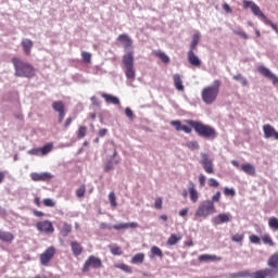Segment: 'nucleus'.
Listing matches in <instances>:
<instances>
[{"mask_svg": "<svg viewBox=\"0 0 278 278\" xmlns=\"http://www.w3.org/2000/svg\"><path fill=\"white\" fill-rule=\"evenodd\" d=\"M130 262L131 264H142L144 262V253H137Z\"/></svg>", "mask_w": 278, "mask_h": 278, "instance_id": "473e14b6", "label": "nucleus"}, {"mask_svg": "<svg viewBox=\"0 0 278 278\" xmlns=\"http://www.w3.org/2000/svg\"><path fill=\"white\" fill-rule=\"evenodd\" d=\"M71 249H72V253H73V255H75V257H79V255H81L84 253V247H81L80 243L77 241L71 242Z\"/></svg>", "mask_w": 278, "mask_h": 278, "instance_id": "4be33fe9", "label": "nucleus"}, {"mask_svg": "<svg viewBox=\"0 0 278 278\" xmlns=\"http://www.w3.org/2000/svg\"><path fill=\"white\" fill-rule=\"evenodd\" d=\"M115 268H119V270H123L124 273H128L129 275L130 273H132L131 267H129V265L125 263H119L115 265Z\"/></svg>", "mask_w": 278, "mask_h": 278, "instance_id": "58836bf2", "label": "nucleus"}, {"mask_svg": "<svg viewBox=\"0 0 278 278\" xmlns=\"http://www.w3.org/2000/svg\"><path fill=\"white\" fill-rule=\"evenodd\" d=\"M55 253H58V250L53 245L46 249L39 256L41 266H49V262L55 257Z\"/></svg>", "mask_w": 278, "mask_h": 278, "instance_id": "423d86ee", "label": "nucleus"}, {"mask_svg": "<svg viewBox=\"0 0 278 278\" xmlns=\"http://www.w3.org/2000/svg\"><path fill=\"white\" fill-rule=\"evenodd\" d=\"M122 62L125 68L134 66V51H129L127 54H125L122 58Z\"/></svg>", "mask_w": 278, "mask_h": 278, "instance_id": "5701e85b", "label": "nucleus"}, {"mask_svg": "<svg viewBox=\"0 0 278 278\" xmlns=\"http://www.w3.org/2000/svg\"><path fill=\"white\" fill-rule=\"evenodd\" d=\"M170 125L175 127L176 131H184L185 134H192V128L182 125L181 121H172Z\"/></svg>", "mask_w": 278, "mask_h": 278, "instance_id": "2eb2a0df", "label": "nucleus"}, {"mask_svg": "<svg viewBox=\"0 0 278 278\" xmlns=\"http://www.w3.org/2000/svg\"><path fill=\"white\" fill-rule=\"evenodd\" d=\"M151 253H152V255H156L157 257H163V255H164L162 253V250L159 247H155V245H153L151 248Z\"/></svg>", "mask_w": 278, "mask_h": 278, "instance_id": "49530a36", "label": "nucleus"}, {"mask_svg": "<svg viewBox=\"0 0 278 278\" xmlns=\"http://www.w3.org/2000/svg\"><path fill=\"white\" fill-rule=\"evenodd\" d=\"M39 149L42 155H47V153H51V151H53V143H47L46 146Z\"/></svg>", "mask_w": 278, "mask_h": 278, "instance_id": "e433bc0d", "label": "nucleus"}, {"mask_svg": "<svg viewBox=\"0 0 278 278\" xmlns=\"http://www.w3.org/2000/svg\"><path fill=\"white\" fill-rule=\"evenodd\" d=\"M11 62L14 66V75L15 77H26L27 79H31V77L36 76V70L34 66L16 56L11 59Z\"/></svg>", "mask_w": 278, "mask_h": 278, "instance_id": "f257e3e1", "label": "nucleus"}, {"mask_svg": "<svg viewBox=\"0 0 278 278\" xmlns=\"http://www.w3.org/2000/svg\"><path fill=\"white\" fill-rule=\"evenodd\" d=\"M162 203H163L162 198H157L154 202L155 210H162Z\"/></svg>", "mask_w": 278, "mask_h": 278, "instance_id": "13d9d810", "label": "nucleus"}, {"mask_svg": "<svg viewBox=\"0 0 278 278\" xmlns=\"http://www.w3.org/2000/svg\"><path fill=\"white\" fill-rule=\"evenodd\" d=\"M186 123L189 127H192L195 134L201 138H211V140L216 138V129H214V127L192 119H187Z\"/></svg>", "mask_w": 278, "mask_h": 278, "instance_id": "f03ea898", "label": "nucleus"}, {"mask_svg": "<svg viewBox=\"0 0 278 278\" xmlns=\"http://www.w3.org/2000/svg\"><path fill=\"white\" fill-rule=\"evenodd\" d=\"M249 240L251 242V244H261L262 239L260 237H257L256 235H251L249 237Z\"/></svg>", "mask_w": 278, "mask_h": 278, "instance_id": "09e8293b", "label": "nucleus"}, {"mask_svg": "<svg viewBox=\"0 0 278 278\" xmlns=\"http://www.w3.org/2000/svg\"><path fill=\"white\" fill-rule=\"evenodd\" d=\"M261 239L264 244H268V247H275V242L273 241V238L269 237V235H264Z\"/></svg>", "mask_w": 278, "mask_h": 278, "instance_id": "a19ab883", "label": "nucleus"}, {"mask_svg": "<svg viewBox=\"0 0 278 278\" xmlns=\"http://www.w3.org/2000/svg\"><path fill=\"white\" fill-rule=\"evenodd\" d=\"M208 186H210V188H218L220 186V184L218 182V180H216L214 178H210Z\"/></svg>", "mask_w": 278, "mask_h": 278, "instance_id": "3c124183", "label": "nucleus"}, {"mask_svg": "<svg viewBox=\"0 0 278 278\" xmlns=\"http://www.w3.org/2000/svg\"><path fill=\"white\" fill-rule=\"evenodd\" d=\"M52 110L59 113V123L62 124L64 122V116H66V104L63 101H54L52 102Z\"/></svg>", "mask_w": 278, "mask_h": 278, "instance_id": "6e6552de", "label": "nucleus"}, {"mask_svg": "<svg viewBox=\"0 0 278 278\" xmlns=\"http://www.w3.org/2000/svg\"><path fill=\"white\" fill-rule=\"evenodd\" d=\"M216 260H220V257L212 254H202L199 256V262H215Z\"/></svg>", "mask_w": 278, "mask_h": 278, "instance_id": "c756f323", "label": "nucleus"}, {"mask_svg": "<svg viewBox=\"0 0 278 278\" xmlns=\"http://www.w3.org/2000/svg\"><path fill=\"white\" fill-rule=\"evenodd\" d=\"M117 42H121L123 45L125 51L131 49V45H134V41L127 36V34L118 35Z\"/></svg>", "mask_w": 278, "mask_h": 278, "instance_id": "ddd939ff", "label": "nucleus"}, {"mask_svg": "<svg viewBox=\"0 0 278 278\" xmlns=\"http://www.w3.org/2000/svg\"><path fill=\"white\" fill-rule=\"evenodd\" d=\"M152 53L155 58H160L161 62H163V64H168L170 62V58H168L166 55V53H164L160 50H154Z\"/></svg>", "mask_w": 278, "mask_h": 278, "instance_id": "bb28decb", "label": "nucleus"}, {"mask_svg": "<svg viewBox=\"0 0 278 278\" xmlns=\"http://www.w3.org/2000/svg\"><path fill=\"white\" fill-rule=\"evenodd\" d=\"M173 79H174V86L176 90H178L179 92H184L185 87H184V80H181V75L175 74L173 76Z\"/></svg>", "mask_w": 278, "mask_h": 278, "instance_id": "393cba45", "label": "nucleus"}, {"mask_svg": "<svg viewBox=\"0 0 278 278\" xmlns=\"http://www.w3.org/2000/svg\"><path fill=\"white\" fill-rule=\"evenodd\" d=\"M181 238H182L181 235L172 233L167 240L168 247H175L177 242L181 241Z\"/></svg>", "mask_w": 278, "mask_h": 278, "instance_id": "c85d7f7f", "label": "nucleus"}, {"mask_svg": "<svg viewBox=\"0 0 278 278\" xmlns=\"http://www.w3.org/2000/svg\"><path fill=\"white\" fill-rule=\"evenodd\" d=\"M251 278H266V277H274L270 274V268L260 269L251 274Z\"/></svg>", "mask_w": 278, "mask_h": 278, "instance_id": "aec40b11", "label": "nucleus"}, {"mask_svg": "<svg viewBox=\"0 0 278 278\" xmlns=\"http://www.w3.org/2000/svg\"><path fill=\"white\" fill-rule=\"evenodd\" d=\"M114 168V163L112 161H109L104 166V172L110 173Z\"/></svg>", "mask_w": 278, "mask_h": 278, "instance_id": "6e6d98bb", "label": "nucleus"}, {"mask_svg": "<svg viewBox=\"0 0 278 278\" xmlns=\"http://www.w3.org/2000/svg\"><path fill=\"white\" fill-rule=\"evenodd\" d=\"M29 155H40V148H34L28 151Z\"/></svg>", "mask_w": 278, "mask_h": 278, "instance_id": "680f3d73", "label": "nucleus"}, {"mask_svg": "<svg viewBox=\"0 0 278 278\" xmlns=\"http://www.w3.org/2000/svg\"><path fill=\"white\" fill-rule=\"evenodd\" d=\"M102 266H103V263L101 262V258L96 257L94 255H90L86 260L85 264L83 265L81 270L83 273H88L90 268L97 269V268H102Z\"/></svg>", "mask_w": 278, "mask_h": 278, "instance_id": "39448f33", "label": "nucleus"}, {"mask_svg": "<svg viewBox=\"0 0 278 278\" xmlns=\"http://www.w3.org/2000/svg\"><path fill=\"white\" fill-rule=\"evenodd\" d=\"M36 229L38 231H41L42 233H53V231H55V228L53 227V223L49 220L38 222L36 224Z\"/></svg>", "mask_w": 278, "mask_h": 278, "instance_id": "1a4fd4ad", "label": "nucleus"}, {"mask_svg": "<svg viewBox=\"0 0 278 278\" xmlns=\"http://www.w3.org/2000/svg\"><path fill=\"white\" fill-rule=\"evenodd\" d=\"M101 97L106 103H111L112 105H121V100L110 93H102Z\"/></svg>", "mask_w": 278, "mask_h": 278, "instance_id": "b1692460", "label": "nucleus"}, {"mask_svg": "<svg viewBox=\"0 0 278 278\" xmlns=\"http://www.w3.org/2000/svg\"><path fill=\"white\" fill-rule=\"evenodd\" d=\"M225 197H236V190L233 188L225 187L224 188Z\"/></svg>", "mask_w": 278, "mask_h": 278, "instance_id": "de8ad7c7", "label": "nucleus"}, {"mask_svg": "<svg viewBox=\"0 0 278 278\" xmlns=\"http://www.w3.org/2000/svg\"><path fill=\"white\" fill-rule=\"evenodd\" d=\"M220 93V80H214L213 86H206L201 91L202 101L206 105H212Z\"/></svg>", "mask_w": 278, "mask_h": 278, "instance_id": "7ed1b4c3", "label": "nucleus"}, {"mask_svg": "<svg viewBox=\"0 0 278 278\" xmlns=\"http://www.w3.org/2000/svg\"><path fill=\"white\" fill-rule=\"evenodd\" d=\"M86 194V185H81L77 190H76V197H78V199H83V197H85Z\"/></svg>", "mask_w": 278, "mask_h": 278, "instance_id": "a18cd8bd", "label": "nucleus"}, {"mask_svg": "<svg viewBox=\"0 0 278 278\" xmlns=\"http://www.w3.org/2000/svg\"><path fill=\"white\" fill-rule=\"evenodd\" d=\"M201 40V34L197 33L192 36L189 51H195Z\"/></svg>", "mask_w": 278, "mask_h": 278, "instance_id": "cd10ccee", "label": "nucleus"}, {"mask_svg": "<svg viewBox=\"0 0 278 278\" xmlns=\"http://www.w3.org/2000/svg\"><path fill=\"white\" fill-rule=\"evenodd\" d=\"M223 10L226 12V14H231L233 11L231 10V7H229L228 3L223 4Z\"/></svg>", "mask_w": 278, "mask_h": 278, "instance_id": "052dcab7", "label": "nucleus"}, {"mask_svg": "<svg viewBox=\"0 0 278 278\" xmlns=\"http://www.w3.org/2000/svg\"><path fill=\"white\" fill-rule=\"evenodd\" d=\"M179 216H188V207L186 208H182L180 212H179Z\"/></svg>", "mask_w": 278, "mask_h": 278, "instance_id": "774afa93", "label": "nucleus"}, {"mask_svg": "<svg viewBox=\"0 0 278 278\" xmlns=\"http://www.w3.org/2000/svg\"><path fill=\"white\" fill-rule=\"evenodd\" d=\"M22 47L26 55H29V53H31V49L34 48V41H31L30 39H23Z\"/></svg>", "mask_w": 278, "mask_h": 278, "instance_id": "a878e982", "label": "nucleus"}, {"mask_svg": "<svg viewBox=\"0 0 278 278\" xmlns=\"http://www.w3.org/2000/svg\"><path fill=\"white\" fill-rule=\"evenodd\" d=\"M187 149H190V151H197L199 150V142L197 141H188L186 143Z\"/></svg>", "mask_w": 278, "mask_h": 278, "instance_id": "c03bdc74", "label": "nucleus"}, {"mask_svg": "<svg viewBox=\"0 0 278 278\" xmlns=\"http://www.w3.org/2000/svg\"><path fill=\"white\" fill-rule=\"evenodd\" d=\"M30 178L33 181H51V179H53V175L49 173H31Z\"/></svg>", "mask_w": 278, "mask_h": 278, "instance_id": "f8f14e48", "label": "nucleus"}, {"mask_svg": "<svg viewBox=\"0 0 278 278\" xmlns=\"http://www.w3.org/2000/svg\"><path fill=\"white\" fill-rule=\"evenodd\" d=\"M267 265L269 266V273L275 277L278 274V252L269 256Z\"/></svg>", "mask_w": 278, "mask_h": 278, "instance_id": "9d476101", "label": "nucleus"}, {"mask_svg": "<svg viewBox=\"0 0 278 278\" xmlns=\"http://www.w3.org/2000/svg\"><path fill=\"white\" fill-rule=\"evenodd\" d=\"M137 227L138 223L131 222L113 225L112 229H115V231H121V229H137Z\"/></svg>", "mask_w": 278, "mask_h": 278, "instance_id": "dca6fc26", "label": "nucleus"}, {"mask_svg": "<svg viewBox=\"0 0 278 278\" xmlns=\"http://www.w3.org/2000/svg\"><path fill=\"white\" fill-rule=\"evenodd\" d=\"M71 231H73V226H71L68 223H64L63 227L61 228V236H63V238H66V236H68Z\"/></svg>", "mask_w": 278, "mask_h": 278, "instance_id": "7c9ffc66", "label": "nucleus"}, {"mask_svg": "<svg viewBox=\"0 0 278 278\" xmlns=\"http://www.w3.org/2000/svg\"><path fill=\"white\" fill-rule=\"evenodd\" d=\"M199 184H200V188H204L205 187V175L201 174L199 175Z\"/></svg>", "mask_w": 278, "mask_h": 278, "instance_id": "4d7b16f0", "label": "nucleus"}, {"mask_svg": "<svg viewBox=\"0 0 278 278\" xmlns=\"http://www.w3.org/2000/svg\"><path fill=\"white\" fill-rule=\"evenodd\" d=\"M71 123H73V117H67L66 119H65V123H64V128L65 129H68V127H71Z\"/></svg>", "mask_w": 278, "mask_h": 278, "instance_id": "e2e57ef3", "label": "nucleus"}, {"mask_svg": "<svg viewBox=\"0 0 278 278\" xmlns=\"http://www.w3.org/2000/svg\"><path fill=\"white\" fill-rule=\"evenodd\" d=\"M240 170H242V173H245V175H250V177H255L256 175L255 167L251 163L242 164L240 166Z\"/></svg>", "mask_w": 278, "mask_h": 278, "instance_id": "f3484780", "label": "nucleus"}, {"mask_svg": "<svg viewBox=\"0 0 278 278\" xmlns=\"http://www.w3.org/2000/svg\"><path fill=\"white\" fill-rule=\"evenodd\" d=\"M112 255H121L123 253V250H121L119 247H113L111 248Z\"/></svg>", "mask_w": 278, "mask_h": 278, "instance_id": "5fc2aeb1", "label": "nucleus"}, {"mask_svg": "<svg viewBox=\"0 0 278 278\" xmlns=\"http://www.w3.org/2000/svg\"><path fill=\"white\" fill-rule=\"evenodd\" d=\"M263 134L264 138H274V140H278V131L270 124L263 125Z\"/></svg>", "mask_w": 278, "mask_h": 278, "instance_id": "9b49d317", "label": "nucleus"}, {"mask_svg": "<svg viewBox=\"0 0 278 278\" xmlns=\"http://www.w3.org/2000/svg\"><path fill=\"white\" fill-rule=\"evenodd\" d=\"M86 134H88V128L86 126H79L77 130L78 140H81V138H86Z\"/></svg>", "mask_w": 278, "mask_h": 278, "instance_id": "72a5a7b5", "label": "nucleus"}, {"mask_svg": "<svg viewBox=\"0 0 278 278\" xmlns=\"http://www.w3.org/2000/svg\"><path fill=\"white\" fill-rule=\"evenodd\" d=\"M0 241L5 242L7 244H12V242H14V233L0 230Z\"/></svg>", "mask_w": 278, "mask_h": 278, "instance_id": "a211bd4d", "label": "nucleus"}, {"mask_svg": "<svg viewBox=\"0 0 278 278\" xmlns=\"http://www.w3.org/2000/svg\"><path fill=\"white\" fill-rule=\"evenodd\" d=\"M233 34H236V36H241V38H243V40H249V35H247V33L244 31H240V30H233Z\"/></svg>", "mask_w": 278, "mask_h": 278, "instance_id": "864d4df0", "label": "nucleus"}, {"mask_svg": "<svg viewBox=\"0 0 278 278\" xmlns=\"http://www.w3.org/2000/svg\"><path fill=\"white\" fill-rule=\"evenodd\" d=\"M109 201H110L111 207H116V205H117V203H116V194L114 193V191H111L109 193Z\"/></svg>", "mask_w": 278, "mask_h": 278, "instance_id": "37998d69", "label": "nucleus"}, {"mask_svg": "<svg viewBox=\"0 0 278 278\" xmlns=\"http://www.w3.org/2000/svg\"><path fill=\"white\" fill-rule=\"evenodd\" d=\"M125 114L130 121H134V111H131L129 108L125 109Z\"/></svg>", "mask_w": 278, "mask_h": 278, "instance_id": "bf43d9fd", "label": "nucleus"}, {"mask_svg": "<svg viewBox=\"0 0 278 278\" xmlns=\"http://www.w3.org/2000/svg\"><path fill=\"white\" fill-rule=\"evenodd\" d=\"M189 197L192 203H197L199 201V191H197V186L194 182H189Z\"/></svg>", "mask_w": 278, "mask_h": 278, "instance_id": "412c9836", "label": "nucleus"}, {"mask_svg": "<svg viewBox=\"0 0 278 278\" xmlns=\"http://www.w3.org/2000/svg\"><path fill=\"white\" fill-rule=\"evenodd\" d=\"M214 225H223L225 223H231V215L227 213H220L215 218H213Z\"/></svg>", "mask_w": 278, "mask_h": 278, "instance_id": "4468645a", "label": "nucleus"}, {"mask_svg": "<svg viewBox=\"0 0 278 278\" xmlns=\"http://www.w3.org/2000/svg\"><path fill=\"white\" fill-rule=\"evenodd\" d=\"M33 214L34 216H37V218H42V216H45V213H42V211H34Z\"/></svg>", "mask_w": 278, "mask_h": 278, "instance_id": "69168bd1", "label": "nucleus"}, {"mask_svg": "<svg viewBox=\"0 0 278 278\" xmlns=\"http://www.w3.org/2000/svg\"><path fill=\"white\" fill-rule=\"evenodd\" d=\"M43 205L45 207H55V201L52 199L46 198L43 199Z\"/></svg>", "mask_w": 278, "mask_h": 278, "instance_id": "8fccbe9b", "label": "nucleus"}, {"mask_svg": "<svg viewBox=\"0 0 278 278\" xmlns=\"http://www.w3.org/2000/svg\"><path fill=\"white\" fill-rule=\"evenodd\" d=\"M108 135V129L106 128H101L100 130H99V132H98V136L100 137V138H103L104 136H106Z\"/></svg>", "mask_w": 278, "mask_h": 278, "instance_id": "0e129e2a", "label": "nucleus"}, {"mask_svg": "<svg viewBox=\"0 0 278 278\" xmlns=\"http://www.w3.org/2000/svg\"><path fill=\"white\" fill-rule=\"evenodd\" d=\"M216 213V206L210 200L203 201L195 211V218H207Z\"/></svg>", "mask_w": 278, "mask_h": 278, "instance_id": "20e7f679", "label": "nucleus"}, {"mask_svg": "<svg viewBox=\"0 0 278 278\" xmlns=\"http://www.w3.org/2000/svg\"><path fill=\"white\" fill-rule=\"evenodd\" d=\"M235 81H240L241 86H247L249 84V80L242 74H237L232 77Z\"/></svg>", "mask_w": 278, "mask_h": 278, "instance_id": "4c0bfd02", "label": "nucleus"}, {"mask_svg": "<svg viewBox=\"0 0 278 278\" xmlns=\"http://www.w3.org/2000/svg\"><path fill=\"white\" fill-rule=\"evenodd\" d=\"M244 240V232L235 233L231 236V242H242Z\"/></svg>", "mask_w": 278, "mask_h": 278, "instance_id": "79ce46f5", "label": "nucleus"}, {"mask_svg": "<svg viewBox=\"0 0 278 278\" xmlns=\"http://www.w3.org/2000/svg\"><path fill=\"white\" fill-rule=\"evenodd\" d=\"M188 62L189 64H191V66H201V61L199 60V56H197V54H194V50H189L188 53Z\"/></svg>", "mask_w": 278, "mask_h": 278, "instance_id": "6ab92c4d", "label": "nucleus"}, {"mask_svg": "<svg viewBox=\"0 0 278 278\" xmlns=\"http://www.w3.org/2000/svg\"><path fill=\"white\" fill-rule=\"evenodd\" d=\"M200 164L207 175H214V161L210 159L207 153H201Z\"/></svg>", "mask_w": 278, "mask_h": 278, "instance_id": "0eeeda50", "label": "nucleus"}, {"mask_svg": "<svg viewBox=\"0 0 278 278\" xmlns=\"http://www.w3.org/2000/svg\"><path fill=\"white\" fill-rule=\"evenodd\" d=\"M81 60H83V62H85V64H90V62L92 60V54L90 52L83 51L81 52Z\"/></svg>", "mask_w": 278, "mask_h": 278, "instance_id": "ea45409f", "label": "nucleus"}, {"mask_svg": "<svg viewBox=\"0 0 278 278\" xmlns=\"http://www.w3.org/2000/svg\"><path fill=\"white\" fill-rule=\"evenodd\" d=\"M100 229H112V226H110V225H108V224H105V223H101L100 224Z\"/></svg>", "mask_w": 278, "mask_h": 278, "instance_id": "338daca9", "label": "nucleus"}, {"mask_svg": "<svg viewBox=\"0 0 278 278\" xmlns=\"http://www.w3.org/2000/svg\"><path fill=\"white\" fill-rule=\"evenodd\" d=\"M125 75L127 79H136V70H134V65L130 67H125Z\"/></svg>", "mask_w": 278, "mask_h": 278, "instance_id": "2f4dec72", "label": "nucleus"}, {"mask_svg": "<svg viewBox=\"0 0 278 278\" xmlns=\"http://www.w3.org/2000/svg\"><path fill=\"white\" fill-rule=\"evenodd\" d=\"M218 201H220V191H217V192L212 197V199L210 200V202H212L213 205H214V203H218Z\"/></svg>", "mask_w": 278, "mask_h": 278, "instance_id": "603ef678", "label": "nucleus"}, {"mask_svg": "<svg viewBox=\"0 0 278 278\" xmlns=\"http://www.w3.org/2000/svg\"><path fill=\"white\" fill-rule=\"evenodd\" d=\"M268 225L270 229H274V231H278V218L277 217H269Z\"/></svg>", "mask_w": 278, "mask_h": 278, "instance_id": "c9c22d12", "label": "nucleus"}, {"mask_svg": "<svg viewBox=\"0 0 278 278\" xmlns=\"http://www.w3.org/2000/svg\"><path fill=\"white\" fill-rule=\"evenodd\" d=\"M250 276H251V273H249V270H243V271L231 274L230 278H247Z\"/></svg>", "mask_w": 278, "mask_h": 278, "instance_id": "f704fd0d", "label": "nucleus"}]
</instances>
